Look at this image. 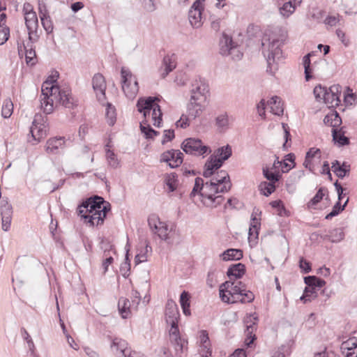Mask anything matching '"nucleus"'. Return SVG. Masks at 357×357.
I'll use <instances>...</instances> for the list:
<instances>
[{"label": "nucleus", "mask_w": 357, "mask_h": 357, "mask_svg": "<svg viewBox=\"0 0 357 357\" xmlns=\"http://www.w3.org/2000/svg\"><path fill=\"white\" fill-rule=\"evenodd\" d=\"M58 77L59 74L56 72L55 75L49 77L42 85L40 104L44 113L47 114L53 112L54 105L56 107L59 104L68 109H73L77 105V101L68 87L61 89L54 84Z\"/></svg>", "instance_id": "nucleus-1"}, {"label": "nucleus", "mask_w": 357, "mask_h": 357, "mask_svg": "<svg viewBox=\"0 0 357 357\" xmlns=\"http://www.w3.org/2000/svg\"><path fill=\"white\" fill-rule=\"evenodd\" d=\"M110 208V204L102 197L93 196L82 202L78 208V214L90 226H98L103 224Z\"/></svg>", "instance_id": "nucleus-2"}, {"label": "nucleus", "mask_w": 357, "mask_h": 357, "mask_svg": "<svg viewBox=\"0 0 357 357\" xmlns=\"http://www.w3.org/2000/svg\"><path fill=\"white\" fill-rule=\"evenodd\" d=\"M219 294L221 300L227 303H251L255 299L254 294L247 290L245 284L241 281L225 282L220 287Z\"/></svg>", "instance_id": "nucleus-3"}, {"label": "nucleus", "mask_w": 357, "mask_h": 357, "mask_svg": "<svg viewBox=\"0 0 357 357\" xmlns=\"http://www.w3.org/2000/svg\"><path fill=\"white\" fill-rule=\"evenodd\" d=\"M284 36L278 35L276 32L271 34L266 33L261 42L262 53L266 58L268 68L271 70V66L276 61H280L282 56V51L281 49L284 43Z\"/></svg>", "instance_id": "nucleus-4"}, {"label": "nucleus", "mask_w": 357, "mask_h": 357, "mask_svg": "<svg viewBox=\"0 0 357 357\" xmlns=\"http://www.w3.org/2000/svg\"><path fill=\"white\" fill-rule=\"evenodd\" d=\"M122 89L126 96L129 99H134L139 91L137 80L130 70L122 68L121 70Z\"/></svg>", "instance_id": "nucleus-5"}, {"label": "nucleus", "mask_w": 357, "mask_h": 357, "mask_svg": "<svg viewBox=\"0 0 357 357\" xmlns=\"http://www.w3.org/2000/svg\"><path fill=\"white\" fill-rule=\"evenodd\" d=\"M190 98L193 100L206 102L209 93V88L205 79L200 77H195L190 84Z\"/></svg>", "instance_id": "nucleus-6"}, {"label": "nucleus", "mask_w": 357, "mask_h": 357, "mask_svg": "<svg viewBox=\"0 0 357 357\" xmlns=\"http://www.w3.org/2000/svg\"><path fill=\"white\" fill-rule=\"evenodd\" d=\"M230 187L229 176L223 170L219 172L210 183H205V189H208L209 191H213L214 193L227 192Z\"/></svg>", "instance_id": "nucleus-7"}, {"label": "nucleus", "mask_w": 357, "mask_h": 357, "mask_svg": "<svg viewBox=\"0 0 357 357\" xmlns=\"http://www.w3.org/2000/svg\"><path fill=\"white\" fill-rule=\"evenodd\" d=\"M181 148L185 153L195 155H202L210 151L208 146L204 145L202 140L197 138L185 139Z\"/></svg>", "instance_id": "nucleus-8"}, {"label": "nucleus", "mask_w": 357, "mask_h": 357, "mask_svg": "<svg viewBox=\"0 0 357 357\" xmlns=\"http://www.w3.org/2000/svg\"><path fill=\"white\" fill-rule=\"evenodd\" d=\"M30 132L33 139L39 142L47 135V126L44 122L43 116L40 114L34 116L32 126L30 128Z\"/></svg>", "instance_id": "nucleus-9"}, {"label": "nucleus", "mask_w": 357, "mask_h": 357, "mask_svg": "<svg viewBox=\"0 0 357 357\" xmlns=\"http://www.w3.org/2000/svg\"><path fill=\"white\" fill-rule=\"evenodd\" d=\"M169 324L171 326V328L169 330L170 341L174 347L176 354H181L183 353L187 342L180 336L178 321H174V324Z\"/></svg>", "instance_id": "nucleus-10"}, {"label": "nucleus", "mask_w": 357, "mask_h": 357, "mask_svg": "<svg viewBox=\"0 0 357 357\" xmlns=\"http://www.w3.org/2000/svg\"><path fill=\"white\" fill-rule=\"evenodd\" d=\"M203 10V2L200 0H196L191 6L189 13L188 18L190 24L194 28H199L202 26V12Z\"/></svg>", "instance_id": "nucleus-11"}, {"label": "nucleus", "mask_w": 357, "mask_h": 357, "mask_svg": "<svg viewBox=\"0 0 357 357\" xmlns=\"http://www.w3.org/2000/svg\"><path fill=\"white\" fill-rule=\"evenodd\" d=\"M111 348L116 357H131L135 352L126 340L117 337L113 340Z\"/></svg>", "instance_id": "nucleus-12"}, {"label": "nucleus", "mask_w": 357, "mask_h": 357, "mask_svg": "<svg viewBox=\"0 0 357 357\" xmlns=\"http://www.w3.org/2000/svg\"><path fill=\"white\" fill-rule=\"evenodd\" d=\"M159 99L157 97L149 96L146 98H141L138 100L137 107L140 113H143L144 119H147L150 116L151 112L154 109Z\"/></svg>", "instance_id": "nucleus-13"}, {"label": "nucleus", "mask_w": 357, "mask_h": 357, "mask_svg": "<svg viewBox=\"0 0 357 357\" xmlns=\"http://www.w3.org/2000/svg\"><path fill=\"white\" fill-rule=\"evenodd\" d=\"M342 87L339 84H334L331 86L325 96L324 102L328 105V107H335L340 103V95Z\"/></svg>", "instance_id": "nucleus-14"}, {"label": "nucleus", "mask_w": 357, "mask_h": 357, "mask_svg": "<svg viewBox=\"0 0 357 357\" xmlns=\"http://www.w3.org/2000/svg\"><path fill=\"white\" fill-rule=\"evenodd\" d=\"M183 154L179 150H171L162 155L161 161L168 163L171 168L178 167L183 162Z\"/></svg>", "instance_id": "nucleus-15"}, {"label": "nucleus", "mask_w": 357, "mask_h": 357, "mask_svg": "<svg viewBox=\"0 0 357 357\" xmlns=\"http://www.w3.org/2000/svg\"><path fill=\"white\" fill-rule=\"evenodd\" d=\"M93 88L99 101L105 99L106 82L105 77L100 73L96 74L92 79Z\"/></svg>", "instance_id": "nucleus-16"}, {"label": "nucleus", "mask_w": 357, "mask_h": 357, "mask_svg": "<svg viewBox=\"0 0 357 357\" xmlns=\"http://www.w3.org/2000/svg\"><path fill=\"white\" fill-rule=\"evenodd\" d=\"M205 103L190 98L189 103L188 104L187 117L190 119H195L197 117H199L204 110Z\"/></svg>", "instance_id": "nucleus-17"}, {"label": "nucleus", "mask_w": 357, "mask_h": 357, "mask_svg": "<svg viewBox=\"0 0 357 357\" xmlns=\"http://www.w3.org/2000/svg\"><path fill=\"white\" fill-rule=\"evenodd\" d=\"M341 350L345 357H357V339L351 337L343 342Z\"/></svg>", "instance_id": "nucleus-18"}, {"label": "nucleus", "mask_w": 357, "mask_h": 357, "mask_svg": "<svg viewBox=\"0 0 357 357\" xmlns=\"http://www.w3.org/2000/svg\"><path fill=\"white\" fill-rule=\"evenodd\" d=\"M178 310L176 303L172 300H169L165 309L167 323L174 324V321H178Z\"/></svg>", "instance_id": "nucleus-19"}, {"label": "nucleus", "mask_w": 357, "mask_h": 357, "mask_svg": "<svg viewBox=\"0 0 357 357\" xmlns=\"http://www.w3.org/2000/svg\"><path fill=\"white\" fill-rule=\"evenodd\" d=\"M235 50L236 46L231 38L224 33L220 40V53L223 56H227L233 54Z\"/></svg>", "instance_id": "nucleus-20"}, {"label": "nucleus", "mask_w": 357, "mask_h": 357, "mask_svg": "<svg viewBox=\"0 0 357 357\" xmlns=\"http://www.w3.org/2000/svg\"><path fill=\"white\" fill-rule=\"evenodd\" d=\"M248 319L249 320L245 321V322H246L245 333L247 335V338L245 341V343L248 347H250L253 343V342L256 340V335H255V334H254V331L256 330V326H257L256 321L257 320V318L253 317V319H255V321H252V317H250L248 318Z\"/></svg>", "instance_id": "nucleus-21"}, {"label": "nucleus", "mask_w": 357, "mask_h": 357, "mask_svg": "<svg viewBox=\"0 0 357 357\" xmlns=\"http://www.w3.org/2000/svg\"><path fill=\"white\" fill-rule=\"evenodd\" d=\"M174 230V225H172L169 229L168 225L165 222H162V223H159V226L158 229L154 231V234H156L161 240H163L169 243L171 233Z\"/></svg>", "instance_id": "nucleus-22"}, {"label": "nucleus", "mask_w": 357, "mask_h": 357, "mask_svg": "<svg viewBox=\"0 0 357 357\" xmlns=\"http://www.w3.org/2000/svg\"><path fill=\"white\" fill-rule=\"evenodd\" d=\"M64 137H54L47 140L46 143V151L48 153L56 154L59 149L63 148Z\"/></svg>", "instance_id": "nucleus-23"}, {"label": "nucleus", "mask_w": 357, "mask_h": 357, "mask_svg": "<svg viewBox=\"0 0 357 357\" xmlns=\"http://www.w3.org/2000/svg\"><path fill=\"white\" fill-rule=\"evenodd\" d=\"M245 273V266L241 263H238L230 266L227 270V275L230 278L229 280L239 279L243 277Z\"/></svg>", "instance_id": "nucleus-24"}, {"label": "nucleus", "mask_w": 357, "mask_h": 357, "mask_svg": "<svg viewBox=\"0 0 357 357\" xmlns=\"http://www.w3.org/2000/svg\"><path fill=\"white\" fill-rule=\"evenodd\" d=\"M164 69L161 73V76L165 78L170 72L176 68V57L174 54L167 55L162 61Z\"/></svg>", "instance_id": "nucleus-25"}, {"label": "nucleus", "mask_w": 357, "mask_h": 357, "mask_svg": "<svg viewBox=\"0 0 357 357\" xmlns=\"http://www.w3.org/2000/svg\"><path fill=\"white\" fill-rule=\"evenodd\" d=\"M243 251L240 249L229 248L220 255L223 261L240 260L243 258Z\"/></svg>", "instance_id": "nucleus-26"}, {"label": "nucleus", "mask_w": 357, "mask_h": 357, "mask_svg": "<svg viewBox=\"0 0 357 357\" xmlns=\"http://www.w3.org/2000/svg\"><path fill=\"white\" fill-rule=\"evenodd\" d=\"M268 105L271 107V111L275 115L280 116L283 114L284 109L281 98L278 96L272 97L268 101Z\"/></svg>", "instance_id": "nucleus-27"}, {"label": "nucleus", "mask_w": 357, "mask_h": 357, "mask_svg": "<svg viewBox=\"0 0 357 357\" xmlns=\"http://www.w3.org/2000/svg\"><path fill=\"white\" fill-rule=\"evenodd\" d=\"M139 128L142 133H143L145 138L148 139H153L155 137V136H157L160 134L159 132L151 128V126L149 123L148 119L143 120L140 123Z\"/></svg>", "instance_id": "nucleus-28"}, {"label": "nucleus", "mask_w": 357, "mask_h": 357, "mask_svg": "<svg viewBox=\"0 0 357 357\" xmlns=\"http://www.w3.org/2000/svg\"><path fill=\"white\" fill-rule=\"evenodd\" d=\"M131 303L130 301L121 297L118 302V308L119 313L123 319H127L130 314Z\"/></svg>", "instance_id": "nucleus-29"}, {"label": "nucleus", "mask_w": 357, "mask_h": 357, "mask_svg": "<svg viewBox=\"0 0 357 357\" xmlns=\"http://www.w3.org/2000/svg\"><path fill=\"white\" fill-rule=\"evenodd\" d=\"M25 24L28 31H37L38 27V21L36 13H26L24 16Z\"/></svg>", "instance_id": "nucleus-30"}, {"label": "nucleus", "mask_w": 357, "mask_h": 357, "mask_svg": "<svg viewBox=\"0 0 357 357\" xmlns=\"http://www.w3.org/2000/svg\"><path fill=\"white\" fill-rule=\"evenodd\" d=\"M190 296L188 292L183 291L180 295V304L185 315L189 316L191 314L190 310Z\"/></svg>", "instance_id": "nucleus-31"}, {"label": "nucleus", "mask_w": 357, "mask_h": 357, "mask_svg": "<svg viewBox=\"0 0 357 357\" xmlns=\"http://www.w3.org/2000/svg\"><path fill=\"white\" fill-rule=\"evenodd\" d=\"M332 136L335 143H337L339 146H345L349 144V139L344 136L341 130L333 128Z\"/></svg>", "instance_id": "nucleus-32"}, {"label": "nucleus", "mask_w": 357, "mask_h": 357, "mask_svg": "<svg viewBox=\"0 0 357 357\" xmlns=\"http://www.w3.org/2000/svg\"><path fill=\"white\" fill-rule=\"evenodd\" d=\"M304 282L307 286L316 289V287L321 288L326 284V282L317 276L309 275L304 278Z\"/></svg>", "instance_id": "nucleus-33"}, {"label": "nucleus", "mask_w": 357, "mask_h": 357, "mask_svg": "<svg viewBox=\"0 0 357 357\" xmlns=\"http://www.w3.org/2000/svg\"><path fill=\"white\" fill-rule=\"evenodd\" d=\"M263 175L269 181L268 183L275 184L280 178V173L279 171L275 170V172H271L269 168L266 167H263Z\"/></svg>", "instance_id": "nucleus-34"}, {"label": "nucleus", "mask_w": 357, "mask_h": 357, "mask_svg": "<svg viewBox=\"0 0 357 357\" xmlns=\"http://www.w3.org/2000/svg\"><path fill=\"white\" fill-rule=\"evenodd\" d=\"M204 191L208 192V189H205V183H204V180L200 177L196 178L194 188L190 195V197L195 196V195L197 193L201 195V193H204Z\"/></svg>", "instance_id": "nucleus-35"}, {"label": "nucleus", "mask_w": 357, "mask_h": 357, "mask_svg": "<svg viewBox=\"0 0 357 357\" xmlns=\"http://www.w3.org/2000/svg\"><path fill=\"white\" fill-rule=\"evenodd\" d=\"M344 236L343 230L342 228H335L329 231L327 237L333 243H338L341 241Z\"/></svg>", "instance_id": "nucleus-36"}, {"label": "nucleus", "mask_w": 357, "mask_h": 357, "mask_svg": "<svg viewBox=\"0 0 357 357\" xmlns=\"http://www.w3.org/2000/svg\"><path fill=\"white\" fill-rule=\"evenodd\" d=\"M13 112V103L10 98L3 100L1 107V116L4 119L9 118Z\"/></svg>", "instance_id": "nucleus-37"}, {"label": "nucleus", "mask_w": 357, "mask_h": 357, "mask_svg": "<svg viewBox=\"0 0 357 357\" xmlns=\"http://www.w3.org/2000/svg\"><path fill=\"white\" fill-rule=\"evenodd\" d=\"M150 116H151L153 125L155 127H160L162 118V113L160 105L155 106L154 109L151 110Z\"/></svg>", "instance_id": "nucleus-38"}, {"label": "nucleus", "mask_w": 357, "mask_h": 357, "mask_svg": "<svg viewBox=\"0 0 357 357\" xmlns=\"http://www.w3.org/2000/svg\"><path fill=\"white\" fill-rule=\"evenodd\" d=\"M1 218H12L13 207L7 199H3L1 202Z\"/></svg>", "instance_id": "nucleus-39"}, {"label": "nucleus", "mask_w": 357, "mask_h": 357, "mask_svg": "<svg viewBox=\"0 0 357 357\" xmlns=\"http://www.w3.org/2000/svg\"><path fill=\"white\" fill-rule=\"evenodd\" d=\"M297 3H292L291 1L286 2L280 8V13L284 17H289L295 10Z\"/></svg>", "instance_id": "nucleus-40"}, {"label": "nucleus", "mask_w": 357, "mask_h": 357, "mask_svg": "<svg viewBox=\"0 0 357 357\" xmlns=\"http://www.w3.org/2000/svg\"><path fill=\"white\" fill-rule=\"evenodd\" d=\"M231 148L229 145L223 146L218 149L215 151V155L218 158H222V160H227L231 155Z\"/></svg>", "instance_id": "nucleus-41"}, {"label": "nucleus", "mask_w": 357, "mask_h": 357, "mask_svg": "<svg viewBox=\"0 0 357 357\" xmlns=\"http://www.w3.org/2000/svg\"><path fill=\"white\" fill-rule=\"evenodd\" d=\"M260 225L261 224H252V222H250L248 232V240L250 243H252V242L255 243L256 240L258 239Z\"/></svg>", "instance_id": "nucleus-42"}, {"label": "nucleus", "mask_w": 357, "mask_h": 357, "mask_svg": "<svg viewBox=\"0 0 357 357\" xmlns=\"http://www.w3.org/2000/svg\"><path fill=\"white\" fill-rule=\"evenodd\" d=\"M313 54V52L307 54L303 58V65L305 69V79L309 81L312 78L311 73L312 69L310 68V56Z\"/></svg>", "instance_id": "nucleus-43"}, {"label": "nucleus", "mask_w": 357, "mask_h": 357, "mask_svg": "<svg viewBox=\"0 0 357 357\" xmlns=\"http://www.w3.org/2000/svg\"><path fill=\"white\" fill-rule=\"evenodd\" d=\"M317 297V293L316 291V289H314V288L307 286L305 288L304 293L301 296L300 299L301 301H303L304 303H306L307 301H311L312 300L314 299Z\"/></svg>", "instance_id": "nucleus-44"}, {"label": "nucleus", "mask_w": 357, "mask_h": 357, "mask_svg": "<svg viewBox=\"0 0 357 357\" xmlns=\"http://www.w3.org/2000/svg\"><path fill=\"white\" fill-rule=\"evenodd\" d=\"M215 193L213 191L206 192L204 191V193H201V197L202 199H207L209 200L210 204H213V203H216L217 204H220L222 200L223 197L222 195H218L214 197Z\"/></svg>", "instance_id": "nucleus-45"}, {"label": "nucleus", "mask_w": 357, "mask_h": 357, "mask_svg": "<svg viewBox=\"0 0 357 357\" xmlns=\"http://www.w3.org/2000/svg\"><path fill=\"white\" fill-rule=\"evenodd\" d=\"M259 190L264 196L268 197L275 190V184L263 181L259 185Z\"/></svg>", "instance_id": "nucleus-46"}, {"label": "nucleus", "mask_w": 357, "mask_h": 357, "mask_svg": "<svg viewBox=\"0 0 357 357\" xmlns=\"http://www.w3.org/2000/svg\"><path fill=\"white\" fill-rule=\"evenodd\" d=\"M328 90V89H327L326 87L321 86V85L316 86L313 91L316 100L318 102H324Z\"/></svg>", "instance_id": "nucleus-47"}, {"label": "nucleus", "mask_w": 357, "mask_h": 357, "mask_svg": "<svg viewBox=\"0 0 357 357\" xmlns=\"http://www.w3.org/2000/svg\"><path fill=\"white\" fill-rule=\"evenodd\" d=\"M116 109L110 103H107L106 108V119L109 126H114L116 122Z\"/></svg>", "instance_id": "nucleus-48"}, {"label": "nucleus", "mask_w": 357, "mask_h": 357, "mask_svg": "<svg viewBox=\"0 0 357 357\" xmlns=\"http://www.w3.org/2000/svg\"><path fill=\"white\" fill-rule=\"evenodd\" d=\"M151 250V247L149 246V243L146 242L144 250H141L139 253L137 254L135 257V265L146 261L147 260V252Z\"/></svg>", "instance_id": "nucleus-49"}, {"label": "nucleus", "mask_w": 357, "mask_h": 357, "mask_svg": "<svg viewBox=\"0 0 357 357\" xmlns=\"http://www.w3.org/2000/svg\"><path fill=\"white\" fill-rule=\"evenodd\" d=\"M165 183L170 192H174L177 187V175L176 173H172L165 178Z\"/></svg>", "instance_id": "nucleus-50"}, {"label": "nucleus", "mask_w": 357, "mask_h": 357, "mask_svg": "<svg viewBox=\"0 0 357 357\" xmlns=\"http://www.w3.org/2000/svg\"><path fill=\"white\" fill-rule=\"evenodd\" d=\"M350 171V166L347 162H343L342 165H339L337 168L333 169L334 173L340 178H343Z\"/></svg>", "instance_id": "nucleus-51"}, {"label": "nucleus", "mask_w": 357, "mask_h": 357, "mask_svg": "<svg viewBox=\"0 0 357 357\" xmlns=\"http://www.w3.org/2000/svg\"><path fill=\"white\" fill-rule=\"evenodd\" d=\"M130 264L128 258V250H127L125 261L121 264L120 267V272L124 278H128L130 275Z\"/></svg>", "instance_id": "nucleus-52"}, {"label": "nucleus", "mask_w": 357, "mask_h": 357, "mask_svg": "<svg viewBox=\"0 0 357 357\" xmlns=\"http://www.w3.org/2000/svg\"><path fill=\"white\" fill-rule=\"evenodd\" d=\"M26 63L29 66H33L37 62V57L35 49H31L24 52Z\"/></svg>", "instance_id": "nucleus-53"}, {"label": "nucleus", "mask_w": 357, "mask_h": 357, "mask_svg": "<svg viewBox=\"0 0 357 357\" xmlns=\"http://www.w3.org/2000/svg\"><path fill=\"white\" fill-rule=\"evenodd\" d=\"M326 190L325 188H320L314 197L309 202L308 207H312L313 206L320 202L324 196V191Z\"/></svg>", "instance_id": "nucleus-54"}, {"label": "nucleus", "mask_w": 357, "mask_h": 357, "mask_svg": "<svg viewBox=\"0 0 357 357\" xmlns=\"http://www.w3.org/2000/svg\"><path fill=\"white\" fill-rule=\"evenodd\" d=\"M41 23L44 29L47 31V33H50L53 31V23L50 18V16L48 15L47 16L40 17Z\"/></svg>", "instance_id": "nucleus-55"}, {"label": "nucleus", "mask_w": 357, "mask_h": 357, "mask_svg": "<svg viewBox=\"0 0 357 357\" xmlns=\"http://www.w3.org/2000/svg\"><path fill=\"white\" fill-rule=\"evenodd\" d=\"M162 222H161L160 220V219L158 218V217L155 215H151L148 218L149 226L151 230L152 231V232H153V233L158 229V227L159 226V223H162Z\"/></svg>", "instance_id": "nucleus-56"}, {"label": "nucleus", "mask_w": 357, "mask_h": 357, "mask_svg": "<svg viewBox=\"0 0 357 357\" xmlns=\"http://www.w3.org/2000/svg\"><path fill=\"white\" fill-rule=\"evenodd\" d=\"M106 157H107L108 163L111 167H112L114 168L117 167V166L119 165V161L116 158V155L112 151H111L109 149L107 150Z\"/></svg>", "instance_id": "nucleus-57"}, {"label": "nucleus", "mask_w": 357, "mask_h": 357, "mask_svg": "<svg viewBox=\"0 0 357 357\" xmlns=\"http://www.w3.org/2000/svg\"><path fill=\"white\" fill-rule=\"evenodd\" d=\"M215 170V169L214 165H213L212 160H211V158H209V159L207 160V162L205 164V169L203 172V176L205 178H208L213 174V172Z\"/></svg>", "instance_id": "nucleus-58"}, {"label": "nucleus", "mask_w": 357, "mask_h": 357, "mask_svg": "<svg viewBox=\"0 0 357 357\" xmlns=\"http://www.w3.org/2000/svg\"><path fill=\"white\" fill-rule=\"evenodd\" d=\"M282 128L284 129V143L282 145V148H283V150L284 151H287L289 147L290 146V144H288L289 141H291V135H290V132H289V128L287 126V124L286 123H282Z\"/></svg>", "instance_id": "nucleus-59"}, {"label": "nucleus", "mask_w": 357, "mask_h": 357, "mask_svg": "<svg viewBox=\"0 0 357 357\" xmlns=\"http://www.w3.org/2000/svg\"><path fill=\"white\" fill-rule=\"evenodd\" d=\"M31 49H35L33 43H31V42H27L26 43H24V41H22V43L17 42V50L20 56L23 55L24 51H28Z\"/></svg>", "instance_id": "nucleus-60"}, {"label": "nucleus", "mask_w": 357, "mask_h": 357, "mask_svg": "<svg viewBox=\"0 0 357 357\" xmlns=\"http://www.w3.org/2000/svg\"><path fill=\"white\" fill-rule=\"evenodd\" d=\"M215 121L218 128H227L229 123L228 116L226 114H220L216 118Z\"/></svg>", "instance_id": "nucleus-61"}, {"label": "nucleus", "mask_w": 357, "mask_h": 357, "mask_svg": "<svg viewBox=\"0 0 357 357\" xmlns=\"http://www.w3.org/2000/svg\"><path fill=\"white\" fill-rule=\"evenodd\" d=\"M200 342L204 349H208L210 345L208 334L206 331H202L199 335Z\"/></svg>", "instance_id": "nucleus-62"}, {"label": "nucleus", "mask_w": 357, "mask_h": 357, "mask_svg": "<svg viewBox=\"0 0 357 357\" xmlns=\"http://www.w3.org/2000/svg\"><path fill=\"white\" fill-rule=\"evenodd\" d=\"M299 267L303 273H307L311 271V264L305 260L304 258H301L299 260Z\"/></svg>", "instance_id": "nucleus-63"}, {"label": "nucleus", "mask_w": 357, "mask_h": 357, "mask_svg": "<svg viewBox=\"0 0 357 357\" xmlns=\"http://www.w3.org/2000/svg\"><path fill=\"white\" fill-rule=\"evenodd\" d=\"M217 283V278L214 271H210L208 273L206 278V284L210 287L213 288Z\"/></svg>", "instance_id": "nucleus-64"}]
</instances>
